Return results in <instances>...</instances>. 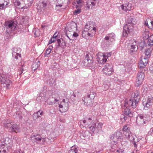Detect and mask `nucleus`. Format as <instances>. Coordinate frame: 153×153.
Masks as SVG:
<instances>
[{"label":"nucleus","instance_id":"nucleus-1","mask_svg":"<svg viewBox=\"0 0 153 153\" xmlns=\"http://www.w3.org/2000/svg\"><path fill=\"white\" fill-rule=\"evenodd\" d=\"M140 99V97L137 92L132 93L130 99L127 102L125 101V106L126 108L124 110V114L129 117H131L133 116L132 112L130 111V109L127 107L129 106H131L133 108H135L138 102Z\"/></svg>","mask_w":153,"mask_h":153},{"label":"nucleus","instance_id":"nucleus-2","mask_svg":"<svg viewBox=\"0 0 153 153\" xmlns=\"http://www.w3.org/2000/svg\"><path fill=\"white\" fill-rule=\"evenodd\" d=\"M4 26L6 28V32L8 33L17 29L18 27L16 21L12 20L6 21Z\"/></svg>","mask_w":153,"mask_h":153},{"label":"nucleus","instance_id":"nucleus-3","mask_svg":"<svg viewBox=\"0 0 153 153\" xmlns=\"http://www.w3.org/2000/svg\"><path fill=\"white\" fill-rule=\"evenodd\" d=\"M90 25V23H87L85 25V27L82 32V36L85 39L91 36L90 32L92 30H96L95 27H91Z\"/></svg>","mask_w":153,"mask_h":153},{"label":"nucleus","instance_id":"nucleus-4","mask_svg":"<svg viewBox=\"0 0 153 153\" xmlns=\"http://www.w3.org/2000/svg\"><path fill=\"white\" fill-rule=\"evenodd\" d=\"M103 123H93L91 126L89 127L90 130L93 133H98L102 131Z\"/></svg>","mask_w":153,"mask_h":153},{"label":"nucleus","instance_id":"nucleus-5","mask_svg":"<svg viewBox=\"0 0 153 153\" xmlns=\"http://www.w3.org/2000/svg\"><path fill=\"white\" fill-rule=\"evenodd\" d=\"M104 74L107 76L111 75L114 72L113 65L110 64H106L102 69Z\"/></svg>","mask_w":153,"mask_h":153},{"label":"nucleus","instance_id":"nucleus-6","mask_svg":"<svg viewBox=\"0 0 153 153\" xmlns=\"http://www.w3.org/2000/svg\"><path fill=\"white\" fill-rule=\"evenodd\" d=\"M111 54V52L104 53L102 54V55L99 54L97 58V60L99 63L103 64L106 62L107 58L110 57Z\"/></svg>","mask_w":153,"mask_h":153},{"label":"nucleus","instance_id":"nucleus-7","mask_svg":"<svg viewBox=\"0 0 153 153\" xmlns=\"http://www.w3.org/2000/svg\"><path fill=\"white\" fill-rule=\"evenodd\" d=\"M144 77V74L143 72H141L138 73L135 83L136 86L138 87L142 84Z\"/></svg>","mask_w":153,"mask_h":153},{"label":"nucleus","instance_id":"nucleus-8","mask_svg":"<svg viewBox=\"0 0 153 153\" xmlns=\"http://www.w3.org/2000/svg\"><path fill=\"white\" fill-rule=\"evenodd\" d=\"M134 26L126 24L123 27V35L126 36L127 34L133 31Z\"/></svg>","mask_w":153,"mask_h":153},{"label":"nucleus","instance_id":"nucleus-9","mask_svg":"<svg viewBox=\"0 0 153 153\" xmlns=\"http://www.w3.org/2000/svg\"><path fill=\"white\" fill-rule=\"evenodd\" d=\"M148 120L146 117L140 115L137 117L136 122L138 125L140 126L146 124V121Z\"/></svg>","mask_w":153,"mask_h":153},{"label":"nucleus","instance_id":"nucleus-10","mask_svg":"<svg viewBox=\"0 0 153 153\" xmlns=\"http://www.w3.org/2000/svg\"><path fill=\"white\" fill-rule=\"evenodd\" d=\"M77 25L74 22H72L68 24L67 26L66 32L69 31L70 32L73 33V31H74L76 30Z\"/></svg>","mask_w":153,"mask_h":153},{"label":"nucleus","instance_id":"nucleus-11","mask_svg":"<svg viewBox=\"0 0 153 153\" xmlns=\"http://www.w3.org/2000/svg\"><path fill=\"white\" fill-rule=\"evenodd\" d=\"M148 61V59L147 58L143 57H141L139 62V68H144L147 65Z\"/></svg>","mask_w":153,"mask_h":153},{"label":"nucleus","instance_id":"nucleus-12","mask_svg":"<svg viewBox=\"0 0 153 153\" xmlns=\"http://www.w3.org/2000/svg\"><path fill=\"white\" fill-rule=\"evenodd\" d=\"M120 7L123 11L126 12L131 10L132 6L131 4L127 3L121 5Z\"/></svg>","mask_w":153,"mask_h":153},{"label":"nucleus","instance_id":"nucleus-13","mask_svg":"<svg viewBox=\"0 0 153 153\" xmlns=\"http://www.w3.org/2000/svg\"><path fill=\"white\" fill-rule=\"evenodd\" d=\"M124 134L126 137L131 142L134 141V140H137L136 136L131 132H125Z\"/></svg>","mask_w":153,"mask_h":153},{"label":"nucleus","instance_id":"nucleus-14","mask_svg":"<svg viewBox=\"0 0 153 153\" xmlns=\"http://www.w3.org/2000/svg\"><path fill=\"white\" fill-rule=\"evenodd\" d=\"M59 107L62 109H59V111L61 112H65L67 111L68 109V103H61L59 105Z\"/></svg>","mask_w":153,"mask_h":153},{"label":"nucleus","instance_id":"nucleus-15","mask_svg":"<svg viewBox=\"0 0 153 153\" xmlns=\"http://www.w3.org/2000/svg\"><path fill=\"white\" fill-rule=\"evenodd\" d=\"M98 0H88L87 2V6L88 9L92 8L97 3Z\"/></svg>","mask_w":153,"mask_h":153},{"label":"nucleus","instance_id":"nucleus-16","mask_svg":"<svg viewBox=\"0 0 153 153\" xmlns=\"http://www.w3.org/2000/svg\"><path fill=\"white\" fill-rule=\"evenodd\" d=\"M66 34L67 37L70 40H71L73 37H76L78 36V34L75 32V31H73V33L70 32L69 31L66 32Z\"/></svg>","mask_w":153,"mask_h":153},{"label":"nucleus","instance_id":"nucleus-17","mask_svg":"<svg viewBox=\"0 0 153 153\" xmlns=\"http://www.w3.org/2000/svg\"><path fill=\"white\" fill-rule=\"evenodd\" d=\"M12 51L13 57L16 59H18V56L20 57L21 56V54L18 52V49L17 48H13Z\"/></svg>","mask_w":153,"mask_h":153},{"label":"nucleus","instance_id":"nucleus-18","mask_svg":"<svg viewBox=\"0 0 153 153\" xmlns=\"http://www.w3.org/2000/svg\"><path fill=\"white\" fill-rule=\"evenodd\" d=\"M30 140L33 142H36L37 143H39L41 140V138L40 137L37 135H33L31 137Z\"/></svg>","mask_w":153,"mask_h":153},{"label":"nucleus","instance_id":"nucleus-19","mask_svg":"<svg viewBox=\"0 0 153 153\" xmlns=\"http://www.w3.org/2000/svg\"><path fill=\"white\" fill-rule=\"evenodd\" d=\"M151 100L148 98L146 102H143V105L144 106V108L146 110H148L149 108L151 105V103L150 102Z\"/></svg>","mask_w":153,"mask_h":153},{"label":"nucleus","instance_id":"nucleus-20","mask_svg":"<svg viewBox=\"0 0 153 153\" xmlns=\"http://www.w3.org/2000/svg\"><path fill=\"white\" fill-rule=\"evenodd\" d=\"M9 130L12 132H15L16 133L19 131V129L18 126L16 124H13L12 125L11 127H10Z\"/></svg>","mask_w":153,"mask_h":153},{"label":"nucleus","instance_id":"nucleus-21","mask_svg":"<svg viewBox=\"0 0 153 153\" xmlns=\"http://www.w3.org/2000/svg\"><path fill=\"white\" fill-rule=\"evenodd\" d=\"M89 57L88 56V54H86L85 55V58L84 60V62L85 63H87L86 65L88 66H91L93 62L92 61L89 59Z\"/></svg>","mask_w":153,"mask_h":153},{"label":"nucleus","instance_id":"nucleus-22","mask_svg":"<svg viewBox=\"0 0 153 153\" xmlns=\"http://www.w3.org/2000/svg\"><path fill=\"white\" fill-rule=\"evenodd\" d=\"M43 113L42 111H39L33 114V118L36 120L40 117L42 116L43 115Z\"/></svg>","mask_w":153,"mask_h":153},{"label":"nucleus","instance_id":"nucleus-23","mask_svg":"<svg viewBox=\"0 0 153 153\" xmlns=\"http://www.w3.org/2000/svg\"><path fill=\"white\" fill-rule=\"evenodd\" d=\"M4 87H5L7 88H8L10 85H12V82L9 79H6L5 81L3 83Z\"/></svg>","mask_w":153,"mask_h":153},{"label":"nucleus","instance_id":"nucleus-24","mask_svg":"<svg viewBox=\"0 0 153 153\" xmlns=\"http://www.w3.org/2000/svg\"><path fill=\"white\" fill-rule=\"evenodd\" d=\"M136 42L133 43V45H132L131 46V48L130 49V51H129V53L132 54L136 50V48L135 47V46L136 45Z\"/></svg>","mask_w":153,"mask_h":153},{"label":"nucleus","instance_id":"nucleus-25","mask_svg":"<svg viewBox=\"0 0 153 153\" xmlns=\"http://www.w3.org/2000/svg\"><path fill=\"white\" fill-rule=\"evenodd\" d=\"M39 65L40 63L39 62H33L32 66V70L35 71L38 68Z\"/></svg>","mask_w":153,"mask_h":153},{"label":"nucleus","instance_id":"nucleus-26","mask_svg":"<svg viewBox=\"0 0 153 153\" xmlns=\"http://www.w3.org/2000/svg\"><path fill=\"white\" fill-rule=\"evenodd\" d=\"M54 99V100H52V101H49L48 102V104L49 105H52L53 104H55L56 102H58L59 99V98L58 97L57 98H53Z\"/></svg>","mask_w":153,"mask_h":153},{"label":"nucleus","instance_id":"nucleus-27","mask_svg":"<svg viewBox=\"0 0 153 153\" xmlns=\"http://www.w3.org/2000/svg\"><path fill=\"white\" fill-rule=\"evenodd\" d=\"M13 124V122H10L6 121L4 123V126L5 128H9V129H10V127H11Z\"/></svg>","mask_w":153,"mask_h":153},{"label":"nucleus","instance_id":"nucleus-28","mask_svg":"<svg viewBox=\"0 0 153 153\" xmlns=\"http://www.w3.org/2000/svg\"><path fill=\"white\" fill-rule=\"evenodd\" d=\"M6 148L4 144L0 145V153H6Z\"/></svg>","mask_w":153,"mask_h":153},{"label":"nucleus","instance_id":"nucleus-29","mask_svg":"<svg viewBox=\"0 0 153 153\" xmlns=\"http://www.w3.org/2000/svg\"><path fill=\"white\" fill-rule=\"evenodd\" d=\"M78 150L74 146H72L71 149L69 150L68 153H77Z\"/></svg>","mask_w":153,"mask_h":153},{"label":"nucleus","instance_id":"nucleus-30","mask_svg":"<svg viewBox=\"0 0 153 153\" xmlns=\"http://www.w3.org/2000/svg\"><path fill=\"white\" fill-rule=\"evenodd\" d=\"M14 5L17 7L19 9L22 8V7H19L20 4V3L19 0H14L13 1Z\"/></svg>","mask_w":153,"mask_h":153},{"label":"nucleus","instance_id":"nucleus-31","mask_svg":"<svg viewBox=\"0 0 153 153\" xmlns=\"http://www.w3.org/2000/svg\"><path fill=\"white\" fill-rule=\"evenodd\" d=\"M148 44L149 45H153V35H152L148 39Z\"/></svg>","mask_w":153,"mask_h":153},{"label":"nucleus","instance_id":"nucleus-32","mask_svg":"<svg viewBox=\"0 0 153 153\" xmlns=\"http://www.w3.org/2000/svg\"><path fill=\"white\" fill-rule=\"evenodd\" d=\"M53 49V47L52 46H50L48 48L46 51L45 53V55H49L50 53L51 52V50H52Z\"/></svg>","mask_w":153,"mask_h":153},{"label":"nucleus","instance_id":"nucleus-33","mask_svg":"<svg viewBox=\"0 0 153 153\" xmlns=\"http://www.w3.org/2000/svg\"><path fill=\"white\" fill-rule=\"evenodd\" d=\"M133 19L131 17L129 18L128 20V22L127 23V24H129L131 25H132L134 26V24L133 22Z\"/></svg>","mask_w":153,"mask_h":153},{"label":"nucleus","instance_id":"nucleus-34","mask_svg":"<svg viewBox=\"0 0 153 153\" xmlns=\"http://www.w3.org/2000/svg\"><path fill=\"white\" fill-rule=\"evenodd\" d=\"M50 98V95L47 94H46V95L44 97V99L45 100V102H47L48 103L49 102L48 101L49 100Z\"/></svg>","mask_w":153,"mask_h":153},{"label":"nucleus","instance_id":"nucleus-35","mask_svg":"<svg viewBox=\"0 0 153 153\" xmlns=\"http://www.w3.org/2000/svg\"><path fill=\"white\" fill-rule=\"evenodd\" d=\"M123 130L124 131L126 132H128L129 131V128L128 126V125L124 126L123 128Z\"/></svg>","mask_w":153,"mask_h":153},{"label":"nucleus","instance_id":"nucleus-36","mask_svg":"<svg viewBox=\"0 0 153 153\" xmlns=\"http://www.w3.org/2000/svg\"><path fill=\"white\" fill-rule=\"evenodd\" d=\"M87 123V124H88V122L87 121H86L85 120H84L83 121H79V125L80 126H82L83 127H84V126L85 125V123Z\"/></svg>","mask_w":153,"mask_h":153},{"label":"nucleus","instance_id":"nucleus-37","mask_svg":"<svg viewBox=\"0 0 153 153\" xmlns=\"http://www.w3.org/2000/svg\"><path fill=\"white\" fill-rule=\"evenodd\" d=\"M151 50L150 48H148L146 49L145 52V55L147 56H149L151 53Z\"/></svg>","mask_w":153,"mask_h":153},{"label":"nucleus","instance_id":"nucleus-38","mask_svg":"<svg viewBox=\"0 0 153 153\" xmlns=\"http://www.w3.org/2000/svg\"><path fill=\"white\" fill-rule=\"evenodd\" d=\"M81 10L78 8L77 10H75L74 12V14L75 15H76L78 14H79L81 12Z\"/></svg>","mask_w":153,"mask_h":153},{"label":"nucleus","instance_id":"nucleus-39","mask_svg":"<svg viewBox=\"0 0 153 153\" xmlns=\"http://www.w3.org/2000/svg\"><path fill=\"white\" fill-rule=\"evenodd\" d=\"M110 39H114L115 38V35L113 33H111L108 34Z\"/></svg>","mask_w":153,"mask_h":153},{"label":"nucleus","instance_id":"nucleus-40","mask_svg":"<svg viewBox=\"0 0 153 153\" xmlns=\"http://www.w3.org/2000/svg\"><path fill=\"white\" fill-rule=\"evenodd\" d=\"M121 134L119 131L117 132L114 134V136L117 139L121 137Z\"/></svg>","mask_w":153,"mask_h":153},{"label":"nucleus","instance_id":"nucleus-41","mask_svg":"<svg viewBox=\"0 0 153 153\" xmlns=\"http://www.w3.org/2000/svg\"><path fill=\"white\" fill-rule=\"evenodd\" d=\"M56 40V38H55L53 37H52L49 40L48 42V44H51L53 42H54Z\"/></svg>","mask_w":153,"mask_h":153},{"label":"nucleus","instance_id":"nucleus-42","mask_svg":"<svg viewBox=\"0 0 153 153\" xmlns=\"http://www.w3.org/2000/svg\"><path fill=\"white\" fill-rule=\"evenodd\" d=\"M34 34L36 36H39L40 34L39 30L38 29L36 30L34 33Z\"/></svg>","mask_w":153,"mask_h":153},{"label":"nucleus","instance_id":"nucleus-43","mask_svg":"<svg viewBox=\"0 0 153 153\" xmlns=\"http://www.w3.org/2000/svg\"><path fill=\"white\" fill-rule=\"evenodd\" d=\"M59 98V99H60V97L59 95L55 93L54 94L52 95V98Z\"/></svg>","mask_w":153,"mask_h":153},{"label":"nucleus","instance_id":"nucleus-44","mask_svg":"<svg viewBox=\"0 0 153 153\" xmlns=\"http://www.w3.org/2000/svg\"><path fill=\"white\" fill-rule=\"evenodd\" d=\"M103 87L104 88L103 90L105 91L108 89L109 87L107 84H103Z\"/></svg>","mask_w":153,"mask_h":153},{"label":"nucleus","instance_id":"nucleus-45","mask_svg":"<svg viewBox=\"0 0 153 153\" xmlns=\"http://www.w3.org/2000/svg\"><path fill=\"white\" fill-rule=\"evenodd\" d=\"M126 119L127 117H126V116H123V118L122 117L120 118V120H121L122 122L123 123L126 120Z\"/></svg>","mask_w":153,"mask_h":153},{"label":"nucleus","instance_id":"nucleus-46","mask_svg":"<svg viewBox=\"0 0 153 153\" xmlns=\"http://www.w3.org/2000/svg\"><path fill=\"white\" fill-rule=\"evenodd\" d=\"M4 0H0V7H3L4 4Z\"/></svg>","mask_w":153,"mask_h":153},{"label":"nucleus","instance_id":"nucleus-47","mask_svg":"<svg viewBox=\"0 0 153 153\" xmlns=\"http://www.w3.org/2000/svg\"><path fill=\"white\" fill-rule=\"evenodd\" d=\"M153 132V127L151 128L150 131L149 132V134H151Z\"/></svg>","mask_w":153,"mask_h":153},{"label":"nucleus","instance_id":"nucleus-48","mask_svg":"<svg viewBox=\"0 0 153 153\" xmlns=\"http://www.w3.org/2000/svg\"><path fill=\"white\" fill-rule=\"evenodd\" d=\"M57 42L58 44V46H61L60 45V43L61 42V40L60 39H57Z\"/></svg>","mask_w":153,"mask_h":153},{"label":"nucleus","instance_id":"nucleus-49","mask_svg":"<svg viewBox=\"0 0 153 153\" xmlns=\"http://www.w3.org/2000/svg\"><path fill=\"white\" fill-rule=\"evenodd\" d=\"M123 150H122V149H119V150H117V152L119 153H123Z\"/></svg>","mask_w":153,"mask_h":153},{"label":"nucleus","instance_id":"nucleus-50","mask_svg":"<svg viewBox=\"0 0 153 153\" xmlns=\"http://www.w3.org/2000/svg\"><path fill=\"white\" fill-rule=\"evenodd\" d=\"M41 140H42V144H44V142H45L46 141V139L45 138H43L42 140L41 139Z\"/></svg>","mask_w":153,"mask_h":153},{"label":"nucleus","instance_id":"nucleus-51","mask_svg":"<svg viewBox=\"0 0 153 153\" xmlns=\"http://www.w3.org/2000/svg\"><path fill=\"white\" fill-rule=\"evenodd\" d=\"M82 0H76V2H77V3L78 4L81 3L82 2Z\"/></svg>","mask_w":153,"mask_h":153},{"label":"nucleus","instance_id":"nucleus-52","mask_svg":"<svg viewBox=\"0 0 153 153\" xmlns=\"http://www.w3.org/2000/svg\"><path fill=\"white\" fill-rule=\"evenodd\" d=\"M136 140H134V141L132 142L133 143V144H134V146L135 147H137V145L136 143Z\"/></svg>","mask_w":153,"mask_h":153},{"label":"nucleus","instance_id":"nucleus-53","mask_svg":"<svg viewBox=\"0 0 153 153\" xmlns=\"http://www.w3.org/2000/svg\"><path fill=\"white\" fill-rule=\"evenodd\" d=\"M3 79V77L0 74V82H2V79Z\"/></svg>","mask_w":153,"mask_h":153},{"label":"nucleus","instance_id":"nucleus-54","mask_svg":"<svg viewBox=\"0 0 153 153\" xmlns=\"http://www.w3.org/2000/svg\"><path fill=\"white\" fill-rule=\"evenodd\" d=\"M42 5H43V7H45L46 5H47V4L46 3L44 2H42Z\"/></svg>","mask_w":153,"mask_h":153},{"label":"nucleus","instance_id":"nucleus-55","mask_svg":"<svg viewBox=\"0 0 153 153\" xmlns=\"http://www.w3.org/2000/svg\"><path fill=\"white\" fill-rule=\"evenodd\" d=\"M20 71H21V73L20 74H21L22 73H23V71H24V69L23 68H21L20 69Z\"/></svg>","mask_w":153,"mask_h":153},{"label":"nucleus","instance_id":"nucleus-56","mask_svg":"<svg viewBox=\"0 0 153 153\" xmlns=\"http://www.w3.org/2000/svg\"><path fill=\"white\" fill-rule=\"evenodd\" d=\"M105 39L106 40H108L110 39L108 35V36H106L105 38Z\"/></svg>","mask_w":153,"mask_h":153},{"label":"nucleus","instance_id":"nucleus-57","mask_svg":"<svg viewBox=\"0 0 153 153\" xmlns=\"http://www.w3.org/2000/svg\"><path fill=\"white\" fill-rule=\"evenodd\" d=\"M57 36V35H56V33H55L54 35H53V36L52 37H53L55 38H56V37Z\"/></svg>","mask_w":153,"mask_h":153},{"label":"nucleus","instance_id":"nucleus-58","mask_svg":"<svg viewBox=\"0 0 153 153\" xmlns=\"http://www.w3.org/2000/svg\"><path fill=\"white\" fill-rule=\"evenodd\" d=\"M145 25L146 26H148V21L147 20L145 22Z\"/></svg>","mask_w":153,"mask_h":153},{"label":"nucleus","instance_id":"nucleus-59","mask_svg":"<svg viewBox=\"0 0 153 153\" xmlns=\"http://www.w3.org/2000/svg\"><path fill=\"white\" fill-rule=\"evenodd\" d=\"M4 4L3 5V6L4 5H7V1H5V0H4Z\"/></svg>","mask_w":153,"mask_h":153},{"label":"nucleus","instance_id":"nucleus-60","mask_svg":"<svg viewBox=\"0 0 153 153\" xmlns=\"http://www.w3.org/2000/svg\"><path fill=\"white\" fill-rule=\"evenodd\" d=\"M22 152H20V151H16L14 153H22Z\"/></svg>","mask_w":153,"mask_h":153},{"label":"nucleus","instance_id":"nucleus-61","mask_svg":"<svg viewBox=\"0 0 153 153\" xmlns=\"http://www.w3.org/2000/svg\"><path fill=\"white\" fill-rule=\"evenodd\" d=\"M91 118H89L88 119H87V121L88 122V121H90L91 120Z\"/></svg>","mask_w":153,"mask_h":153},{"label":"nucleus","instance_id":"nucleus-62","mask_svg":"<svg viewBox=\"0 0 153 153\" xmlns=\"http://www.w3.org/2000/svg\"><path fill=\"white\" fill-rule=\"evenodd\" d=\"M62 4H59V5H57H57H56V7L59 6V7H62Z\"/></svg>","mask_w":153,"mask_h":153},{"label":"nucleus","instance_id":"nucleus-63","mask_svg":"<svg viewBox=\"0 0 153 153\" xmlns=\"http://www.w3.org/2000/svg\"><path fill=\"white\" fill-rule=\"evenodd\" d=\"M45 27H46V26L45 25H42L41 27L42 28H44Z\"/></svg>","mask_w":153,"mask_h":153},{"label":"nucleus","instance_id":"nucleus-64","mask_svg":"<svg viewBox=\"0 0 153 153\" xmlns=\"http://www.w3.org/2000/svg\"><path fill=\"white\" fill-rule=\"evenodd\" d=\"M151 23L153 28V21L151 22Z\"/></svg>","mask_w":153,"mask_h":153}]
</instances>
